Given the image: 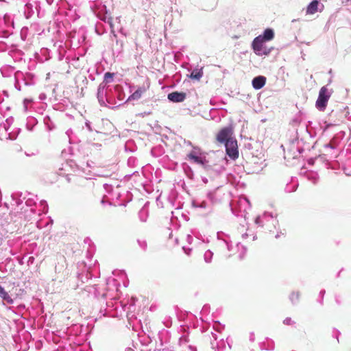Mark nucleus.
I'll return each mask as SVG.
<instances>
[{
  "instance_id": "obj_1",
  "label": "nucleus",
  "mask_w": 351,
  "mask_h": 351,
  "mask_svg": "<svg viewBox=\"0 0 351 351\" xmlns=\"http://www.w3.org/2000/svg\"><path fill=\"white\" fill-rule=\"evenodd\" d=\"M112 89H119V86L111 87L106 82H101L97 89V99L101 106H106V103L111 104L113 100Z\"/></svg>"
},
{
  "instance_id": "obj_2",
  "label": "nucleus",
  "mask_w": 351,
  "mask_h": 351,
  "mask_svg": "<svg viewBox=\"0 0 351 351\" xmlns=\"http://www.w3.org/2000/svg\"><path fill=\"white\" fill-rule=\"evenodd\" d=\"M330 97V93L326 86L321 88L319 92V96L316 101V107L318 110L323 111L325 110L328 101Z\"/></svg>"
},
{
  "instance_id": "obj_3",
  "label": "nucleus",
  "mask_w": 351,
  "mask_h": 351,
  "mask_svg": "<svg viewBox=\"0 0 351 351\" xmlns=\"http://www.w3.org/2000/svg\"><path fill=\"white\" fill-rule=\"evenodd\" d=\"M225 147L226 154L231 159L235 160L239 157L237 142L234 138L227 141Z\"/></svg>"
},
{
  "instance_id": "obj_4",
  "label": "nucleus",
  "mask_w": 351,
  "mask_h": 351,
  "mask_svg": "<svg viewBox=\"0 0 351 351\" xmlns=\"http://www.w3.org/2000/svg\"><path fill=\"white\" fill-rule=\"evenodd\" d=\"M344 136L345 132L343 131L337 133L330 141L324 145L325 148L330 149L331 150L340 149Z\"/></svg>"
},
{
  "instance_id": "obj_5",
  "label": "nucleus",
  "mask_w": 351,
  "mask_h": 351,
  "mask_svg": "<svg viewBox=\"0 0 351 351\" xmlns=\"http://www.w3.org/2000/svg\"><path fill=\"white\" fill-rule=\"evenodd\" d=\"M269 222H271L274 227H276V223L277 221L274 215L270 213L265 212L263 214V215L258 216L255 219V223L259 226H267V223Z\"/></svg>"
},
{
  "instance_id": "obj_6",
  "label": "nucleus",
  "mask_w": 351,
  "mask_h": 351,
  "mask_svg": "<svg viewBox=\"0 0 351 351\" xmlns=\"http://www.w3.org/2000/svg\"><path fill=\"white\" fill-rule=\"evenodd\" d=\"M232 131L229 127L221 129L217 135V140L221 143H226L227 141L231 139Z\"/></svg>"
},
{
  "instance_id": "obj_7",
  "label": "nucleus",
  "mask_w": 351,
  "mask_h": 351,
  "mask_svg": "<svg viewBox=\"0 0 351 351\" xmlns=\"http://www.w3.org/2000/svg\"><path fill=\"white\" fill-rule=\"evenodd\" d=\"M264 42L265 41L259 36H257L254 39L252 45L254 51L256 55H261L262 53L261 50L265 46L263 44Z\"/></svg>"
},
{
  "instance_id": "obj_8",
  "label": "nucleus",
  "mask_w": 351,
  "mask_h": 351,
  "mask_svg": "<svg viewBox=\"0 0 351 351\" xmlns=\"http://www.w3.org/2000/svg\"><path fill=\"white\" fill-rule=\"evenodd\" d=\"M186 93L173 92L167 95V98L172 102H182L186 99Z\"/></svg>"
},
{
  "instance_id": "obj_9",
  "label": "nucleus",
  "mask_w": 351,
  "mask_h": 351,
  "mask_svg": "<svg viewBox=\"0 0 351 351\" xmlns=\"http://www.w3.org/2000/svg\"><path fill=\"white\" fill-rule=\"evenodd\" d=\"M323 7V5H319L317 0H313L306 8V14H313L318 10L321 11Z\"/></svg>"
},
{
  "instance_id": "obj_10",
  "label": "nucleus",
  "mask_w": 351,
  "mask_h": 351,
  "mask_svg": "<svg viewBox=\"0 0 351 351\" xmlns=\"http://www.w3.org/2000/svg\"><path fill=\"white\" fill-rule=\"evenodd\" d=\"M266 83V77L262 75L255 77L252 82L253 88L256 90L263 88Z\"/></svg>"
},
{
  "instance_id": "obj_11",
  "label": "nucleus",
  "mask_w": 351,
  "mask_h": 351,
  "mask_svg": "<svg viewBox=\"0 0 351 351\" xmlns=\"http://www.w3.org/2000/svg\"><path fill=\"white\" fill-rule=\"evenodd\" d=\"M192 206L195 208H201V209H205L208 210V211L210 210V205L207 202L204 200H198V199H193L192 201Z\"/></svg>"
},
{
  "instance_id": "obj_12",
  "label": "nucleus",
  "mask_w": 351,
  "mask_h": 351,
  "mask_svg": "<svg viewBox=\"0 0 351 351\" xmlns=\"http://www.w3.org/2000/svg\"><path fill=\"white\" fill-rule=\"evenodd\" d=\"M0 298L8 304H13L14 300L9 295V293L5 290V289L0 285Z\"/></svg>"
},
{
  "instance_id": "obj_13",
  "label": "nucleus",
  "mask_w": 351,
  "mask_h": 351,
  "mask_svg": "<svg viewBox=\"0 0 351 351\" xmlns=\"http://www.w3.org/2000/svg\"><path fill=\"white\" fill-rule=\"evenodd\" d=\"M258 36L261 37L265 42L269 41L274 38V32L272 29L267 28L264 31L263 35H260Z\"/></svg>"
},
{
  "instance_id": "obj_14",
  "label": "nucleus",
  "mask_w": 351,
  "mask_h": 351,
  "mask_svg": "<svg viewBox=\"0 0 351 351\" xmlns=\"http://www.w3.org/2000/svg\"><path fill=\"white\" fill-rule=\"evenodd\" d=\"M145 92V88L144 87L138 88L132 95H131L129 97V100H138L139 99L143 93Z\"/></svg>"
},
{
  "instance_id": "obj_15",
  "label": "nucleus",
  "mask_w": 351,
  "mask_h": 351,
  "mask_svg": "<svg viewBox=\"0 0 351 351\" xmlns=\"http://www.w3.org/2000/svg\"><path fill=\"white\" fill-rule=\"evenodd\" d=\"M202 75H203L202 69H195L191 72V73L190 75V77L191 79L199 80L202 77Z\"/></svg>"
},
{
  "instance_id": "obj_16",
  "label": "nucleus",
  "mask_w": 351,
  "mask_h": 351,
  "mask_svg": "<svg viewBox=\"0 0 351 351\" xmlns=\"http://www.w3.org/2000/svg\"><path fill=\"white\" fill-rule=\"evenodd\" d=\"M192 160L198 165H202L203 167H204L206 165V164L207 163L206 158L203 157L200 155H198L197 156L194 157V159H193Z\"/></svg>"
},
{
  "instance_id": "obj_17",
  "label": "nucleus",
  "mask_w": 351,
  "mask_h": 351,
  "mask_svg": "<svg viewBox=\"0 0 351 351\" xmlns=\"http://www.w3.org/2000/svg\"><path fill=\"white\" fill-rule=\"evenodd\" d=\"M236 248L237 249L239 254V257L240 259H243L246 254L247 249L243 245L240 246L239 244H237Z\"/></svg>"
},
{
  "instance_id": "obj_18",
  "label": "nucleus",
  "mask_w": 351,
  "mask_h": 351,
  "mask_svg": "<svg viewBox=\"0 0 351 351\" xmlns=\"http://www.w3.org/2000/svg\"><path fill=\"white\" fill-rule=\"evenodd\" d=\"M138 216H139V218H140V220L141 221H147V219L148 217V212H147V210L145 209V208H142L140 211H139V213H138Z\"/></svg>"
},
{
  "instance_id": "obj_19",
  "label": "nucleus",
  "mask_w": 351,
  "mask_h": 351,
  "mask_svg": "<svg viewBox=\"0 0 351 351\" xmlns=\"http://www.w3.org/2000/svg\"><path fill=\"white\" fill-rule=\"evenodd\" d=\"M213 256V253L210 250H207L205 252L204 255V258L206 263H209L211 262L212 258Z\"/></svg>"
},
{
  "instance_id": "obj_20",
  "label": "nucleus",
  "mask_w": 351,
  "mask_h": 351,
  "mask_svg": "<svg viewBox=\"0 0 351 351\" xmlns=\"http://www.w3.org/2000/svg\"><path fill=\"white\" fill-rule=\"evenodd\" d=\"M300 298V293L298 292H293L290 296L289 299L293 304H295L298 302Z\"/></svg>"
},
{
  "instance_id": "obj_21",
  "label": "nucleus",
  "mask_w": 351,
  "mask_h": 351,
  "mask_svg": "<svg viewBox=\"0 0 351 351\" xmlns=\"http://www.w3.org/2000/svg\"><path fill=\"white\" fill-rule=\"evenodd\" d=\"M112 77H113V74L111 73H106L105 75H104V82H106V84L109 82V80H111L112 79Z\"/></svg>"
},
{
  "instance_id": "obj_22",
  "label": "nucleus",
  "mask_w": 351,
  "mask_h": 351,
  "mask_svg": "<svg viewBox=\"0 0 351 351\" xmlns=\"http://www.w3.org/2000/svg\"><path fill=\"white\" fill-rule=\"evenodd\" d=\"M198 155V152L194 149L189 154L188 157L189 159L193 160L194 159V157L197 156Z\"/></svg>"
},
{
  "instance_id": "obj_23",
  "label": "nucleus",
  "mask_w": 351,
  "mask_h": 351,
  "mask_svg": "<svg viewBox=\"0 0 351 351\" xmlns=\"http://www.w3.org/2000/svg\"><path fill=\"white\" fill-rule=\"evenodd\" d=\"M261 51L262 53L260 56H267L270 53V49H268L265 46L263 47Z\"/></svg>"
},
{
  "instance_id": "obj_24",
  "label": "nucleus",
  "mask_w": 351,
  "mask_h": 351,
  "mask_svg": "<svg viewBox=\"0 0 351 351\" xmlns=\"http://www.w3.org/2000/svg\"><path fill=\"white\" fill-rule=\"evenodd\" d=\"M294 322L291 320L290 317H287L284 319L283 324L286 325H292Z\"/></svg>"
},
{
  "instance_id": "obj_25",
  "label": "nucleus",
  "mask_w": 351,
  "mask_h": 351,
  "mask_svg": "<svg viewBox=\"0 0 351 351\" xmlns=\"http://www.w3.org/2000/svg\"><path fill=\"white\" fill-rule=\"evenodd\" d=\"M138 245H140V247L143 249V250H145L146 247H147V243L145 241H138Z\"/></svg>"
},
{
  "instance_id": "obj_26",
  "label": "nucleus",
  "mask_w": 351,
  "mask_h": 351,
  "mask_svg": "<svg viewBox=\"0 0 351 351\" xmlns=\"http://www.w3.org/2000/svg\"><path fill=\"white\" fill-rule=\"evenodd\" d=\"M223 244L227 247V249H228L229 251H232V245H231V244H230V243H229L228 242H227L226 241H223Z\"/></svg>"
},
{
  "instance_id": "obj_27",
  "label": "nucleus",
  "mask_w": 351,
  "mask_h": 351,
  "mask_svg": "<svg viewBox=\"0 0 351 351\" xmlns=\"http://www.w3.org/2000/svg\"><path fill=\"white\" fill-rule=\"evenodd\" d=\"M85 125H86V128L88 129V131L90 132V131L93 130L92 128H91V125H90V123L89 121H86Z\"/></svg>"
},
{
  "instance_id": "obj_28",
  "label": "nucleus",
  "mask_w": 351,
  "mask_h": 351,
  "mask_svg": "<svg viewBox=\"0 0 351 351\" xmlns=\"http://www.w3.org/2000/svg\"><path fill=\"white\" fill-rule=\"evenodd\" d=\"M40 204H41L42 206H44V208H45V207H47V202H46V201H45V200H42V201L40 202Z\"/></svg>"
},
{
  "instance_id": "obj_29",
  "label": "nucleus",
  "mask_w": 351,
  "mask_h": 351,
  "mask_svg": "<svg viewBox=\"0 0 351 351\" xmlns=\"http://www.w3.org/2000/svg\"><path fill=\"white\" fill-rule=\"evenodd\" d=\"M245 202L247 204H249L248 200L245 197L240 199V202Z\"/></svg>"
},
{
  "instance_id": "obj_30",
  "label": "nucleus",
  "mask_w": 351,
  "mask_h": 351,
  "mask_svg": "<svg viewBox=\"0 0 351 351\" xmlns=\"http://www.w3.org/2000/svg\"><path fill=\"white\" fill-rule=\"evenodd\" d=\"M248 233H245L242 234L243 239H246L248 237Z\"/></svg>"
},
{
  "instance_id": "obj_31",
  "label": "nucleus",
  "mask_w": 351,
  "mask_h": 351,
  "mask_svg": "<svg viewBox=\"0 0 351 351\" xmlns=\"http://www.w3.org/2000/svg\"><path fill=\"white\" fill-rule=\"evenodd\" d=\"M324 293H325V291H324V290L321 291H320V293H319V294H320L322 296H323Z\"/></svg>"
},
{
  "instance_id": "obj_32",
  "label": "nucleus",
  "mask_w": 351,
  "mask_h": 351,
  "mask_svg": "<svg viewBox=\"0 0 351 351\" xmlns=\"http://www.w3.org/2000/svg\"><path fill=\"white\" fill-rule=\"evenodd\" d=\"M213 338L215 339V340H217V335H216V334H213Z\"/></svg>"
},
{
  "instance_id": "obj_33",
  "label": "nucleus",
  "mask_w": 351,
  "mask_h": 351,
  "mask_svg": "<svg viewBox=\"0 0 351 351\" xmlns=\"http://www.w3.org/2000/svg\"><path fill=\"white\" fill-rule=\"evenodd\" d=\"M317 179L316 178H314V179H313V182L314 184H315V183L317 182Z\"/></svg>"
},
{
  "instance_id": "obj_34",
  "label": "nucleus",
  "mask_w": 351,
  "mask_h": 351,
  "mask_svg": "<svg viewBox=\"0 0 351 351\" xmlns=\"http://www.w3.org/2000/svg\"><path fill=\"white\" fill-rule=\"evenodd\" d=\"M9 138H10V139H11V140H13V139H14V137H12V136H11V134H9Z\"/></svg>"
},
{
  "instance_id": "obj_35",
  "label": "nucleus",
  "mask_w": 351,
  "mask_h": 351,
  "mask_svg": "<svg viewBox=\"0 0 351 351\" xmlns=\"http://www.w3.org/2000/svg\"><path fill=\"white\" fill-rule=\"evenodd\" d=\"M125 351H133V350L130 348H128Z\"/></svg>"
},
{
  "instance_id": "obj_36",
  "label": "nucleus",
  "mask_w": 351,
  "mask_h": 351,
  "mask_svg": "<svg viewBox=\"0 0 351 351\" xmlns=\"http://www.w3.org/2000/svg\"><path fill=\"white\" fill-rule=\"evenodd\" d=\"M214 328H215L216 330L219 331V329L218 326L217 327V326H214Z\"/></svg>"
},
{
  "instance_id": "obj_37",
  "label": "nucleus",
  "mask_w": 351,
  "mask_h": 351,
  "mask_svg": "<svg viewBox=\"0 0 351 351\" xmlns=\"http://www.w3.org/2000/svg\"><path fill=\"white\" fill-rule=\"evenodd\" d=\"M256 239V237L255 235L253 236L252 240L254 241Z\"/></svg>"
},
{
  "instance_id": "obj_38",
  "label": "nucleus",
  "mask_w": 351,
  "mask_h": 351,
  "mask_svg": "<svg viewBox=\"0 0 351 351\" xmlns=\"http://www.w3.org/2000/svg\"><path fill=\"white\" fill-rule=\"evenodd\" d=\"M105 188L108 187V185L107 184H105L104 186Z\"/></svg>"
},
{
  "instance_id": "obj_39",
  "label": "nucleus",
  "mask_w": 351,
  "mask_h": 351,
  "mask_svg": "<svg viewBox=\"0 0 351 351\" xmlns=\"http://www.w3.org/2000/svg\"><path fill=\"white\" fill-rule=\"evenodd\" d=\"M203 181L206 183L207 182V180L206 179H204Z\"/></svg>"
},
{
  "instance_id": "obj_40",
  "label": "nucleus",
  "mask_w": 351,
  "mask_h": 351,
  "mask_svg": "<svg viewBox=\"0 0 351 351\" xmlns=\"http://www.w3.org/2000/svg\"><path fill=\"white\" fill-rule=\"evenodd\" d=\"M5 0H0V1H4Z\"/></svg>"
}]
</instances>
